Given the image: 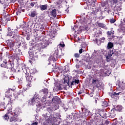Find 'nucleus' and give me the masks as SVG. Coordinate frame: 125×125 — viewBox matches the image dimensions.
<instances>
[{"instance_id": "nucleus-1", "label": "nucleus", "mask_w": 125, "mask_h": 125, "mask_svg": "<svg viewBox=\"0 0 125 125\" xmlns=\"http://www.w3.org/2000/svg\"><path fill=\"white\" fill-rule=\"evenodd\" d=\"M116 88H117L116 92H114L113 94L111 95V97H114V96L119 95L120 93H122V90L125 88V83L123 82L119 83L117 85Z\"/></svg>"}, {"instance_id": "nucleus-2", "label": "nucleus", "mask_w": 125, "mask_h": 125, "mask_svg": "<svg viewBox=\"0 0 125 125\" xmlns=\"http://www.w3.org/2000/svg\"><path fill=\"white\" fill-rule=\"evenodd\" d=\"M40 102V96L38 95V94H35L33 97L31 99V100L30 101L29 103L31 104V105H35V104H36L39 103Z\"/></svg>"}, {"instance_id": "nucleus-3", "label": "nucleus", "mask_w": 125, "mask_h": 125, "mask_svg": "<svg viewBox=\"0 0 125 125\" xmlns=\"http://www.w3.org/2000/svg\"><path fill=\"white\" fill-rule=\"evenodd\" d=\"M20 110L19 108H16L13 113V115H12L11 119L10 120V122H17V115L19 114Z\"/></svg>"}, {"instance_id": "nucleus-4", "label": "nucleus", "mask_w": 125, "mask_h": 125, "mask_svg": "<svg viewBox=\"0 0 125 125\" xmlns=\"http://www.w3.org/2000/svg\"><path fill=\"white\" fill-rule=\"evenodd\" d=\"M28 25L30 30H36L37 28L36 26H38V23H36L35 21L31 20L28 22Z\"/></svg>"}, {"instance_id": "nucleus-5", "label": "nucleus", "mask_w": 125, "mask_h": 125, "mask_svg": "<svg viewBox=\"0 0 125 125\" xmlns=\"http://www.w3.org/2000/svg\"><path fill=\"white\" fill-rule=\"evenodd\" d=\"M45 120L48 122V123H55L56 122V118L53 116V115L50 116L49 118L48 117H45Z\"/></svg>"}, {"instance_id": "nucleus-6", "label": "nucleus", "mask_w": 125, "mask_h": 125, "mask_svg": "<svg viewBox=\"0 0 125 125\" xmlns=\"http://www.w3.org/2000/svg\"><path fill=\"white\" fill-rule=\"evenodd\" d=\"M6 64V62H4L3 63L1 64V67H3L4 68H6L7 69H11V68H12V65L11 63H8L7 65Z\"/></svg>"}, {"instance_id": "nucleus-7", "label": "nucleus", "mask_w": 125, "mask_h": 125, "mask_svg": "<svg viewBox=\"0 0 125 125\" xmlns=\"http://www.w3.org/2000/svg\"><path fill=\"white\" fill-rule=\"evenodd\" d=\"M104 41H105V38L103 37L100 39H97L96 43L98 44V45H100L101 42H104Z\"/></svg>"}, {"instance_id": "nucleus-8", "label": "nucleus", "mask_w": 125, "mask_h": 125, "mask_svg": "<svg viewBox=\"0 0 125 125\" xmlns=\"http://www.w3.org/2000/svg\"><path fill=\"white\" fill-rule=\"evenodd\" d=\"M7 45L8 47H13L14 46V42L10 40L7 42Z\"/></svg>"}, {"instance_id": "nucleus-9", "label": "nucleus", "mask_w": 125, "mask_h": 125, "mask_svg": "<svg viewBox=\"0 0 125 125\" xmlns=\"http://www.w3.org/2000/svg\"><path fill=\"white\" fill-rule=\"evenodd\" d=\"M12 115H13V113L7 112L6 114L4 116L5 120H8L9 117H11Z\"/></svg>"}, {"instance_id": "nucleus-10", "label": "nucleus", "mask_w": 125, "mask_h": 125, "mask_svg": "<svg viewBox=\"0 0 125 125\" xmlns=\"http://www.w3.org/2000/svg\"><path fill=\"white\" fill-rule=\"evenodd\" d=\"M86 2L89 4L90 5L94 6V3L96 0H85Z\"/></svg>"}, {"instance_id": "nucleus-11", "label": "nucleus", "mask_w": 125, "mask_h": 125, "mask_svg": "<svg viewBox=\"0 0 125 125\" xmlns=\"http://www.w3.org/2000/svg\"><path fill=\"white\" fill-rule=\"evenodd\" d=\"M26 80L28 83H31L32 82V80H33V77L31 76V75L28 76V75H26Z\"/></svg>"}, {"instance_id": "nucleus-12", "label": "nucleus", "mask_w": 125, "mask_h": 125, "mask_svg": "<svg viewBox=\"0 0 125 125\" xmlns=\"http://www.w3.org/2000/svg\"><path fill=\"white\" fill-rule=\"evenodd\" d=\"M80 83V80H76V79H73L72 81L71 82V85H74L75 83Z\"/></svg>"}, {"instance_id": "nucleus-13", "label": "nucleus", "mask_w": 125, "mask_h": 125, "mask_svg": "<svg viewBox=\"0 0 125 125\" xmlns=\"http://www.w3.org/2000/svg\"><path fill=\"white\" fill-rule=\"evenodd\" d=\"M98 26H99V27H101V28H103V29H105V30L108 29V28L106 27V25L102 23H99L98 24Z\"/></svg>"}, {"instance_id": "nucleus-14", "label": "nucleus", "mask_w": 125, "mask_h": 125, "mask_svg": "<svg viewBox=\"0 0 125 125\" xmlns=\"http://www.w3.org/2000/svg\"><path fill=\"white\" fill-rule=\"evenodd\" d=\"M12 34H13V32L12 31L11 29L8 28L7 36H8V37H11V36H12Z\"/></svg>"}, {"instance_id": "nucleus-15", "label": "nucleus", "mask_w": 125, "mask_h": 125, "mask_svg": "<svg viewBox=\"0 0 125 125\" xmlns=\"http://www.w3.org/2000/svg\"><path fill=\"white\" fill-rule=\"evenodd\" d=\"M5 97H7V98H11V94H10V91L9 90H8L5 92Z\"/></svg>"}, {"instance_id": "nucleus-16", "label": "nucleus", "mask_w": 125, "mask_h": 125, "mask_svg": "<svg viewBox=\"0 0 125 125\" xmlns=\"http://www.w3.org/2000/svg\"><path fill=\"white\" fill-rule=\"evenodd\" d=\"M51 15H52V16H53V17H56V9H53L51 11Z\"/></svg>"}, {"instance_id": "nucleus-17", "label": "nucleus", "mask_w": 125, "mask_h": 125, "mask_svg": "<svg viewBox=\"0 0 125 125\" xmlns=\"http://www.w3.org/2000/svg\"><path fill=\"white\" fill-rule=\"evenodd\" d=\"M40 9L42 10H45V9H46V8H47V5L45 4V5H40Z\"/></svg>"}, {"instance_id": "nucleus-18", "label": "nucleus", "mask_w": 125, "mask_h": 125, "mask_svg": "<svg viewBox=\"0 0 125 125\" xmlns=\"http://www.w3.org/2000/svg\"><path fill=\"white\" fill-rule=\"evenodd\" d=\"M114 46V44L112 42H109L107 44V49H110Z\"/></svg>"}, {"instance_id": "nucleus-19", "label": "nucleus", "mask_w": 125, "mask_h": 125, "mask_svg": "<svg viewBox=\"0 0 125 125\" xmlns=\"http://www.w3.org/2000/svg\"><path fill=\"white\" fill-rule=\"evenodd\" d=\"M44 43L45 46H47V45L51 44V41H50V40H45V41H44Z\"/></svg>"}, {"instance_id": "nucleus-20", "label": "nucleus", "mask_w": 125, "mask_h": 125, "mask_svg": "<svg viewBox=\"0 0 125 125\" xmlns=\"http://www.w3.org/2000/svg\"><path fill=\"white\" fill-rule=\"evenodd\" d=\"M117 42V44H120V45H123L124 44V41H123L122 38H120Z\"/></svg>"}, {"instance_id": "nucleus-21", "label": "nucleus", "mask_w": 125, "mask_h": 125, "mask_svg": "<svg viewBox=\"0 0 125 125\" xmlns=\"http://www.w3.org/2000/svg\"><path fill=\"white\" fill-rule=\"evenodd\" d=\"M59 100H60V99L59 98V97L56 96L53 99H52V101L53 102H55V101L56 102H58V101H59Z\"/></svg>"}, {"instance_id": "nucleus-22", "label": "nucleus", "mask_w": 125, "mask_h": 125, "mask_svg": "<svg viewBox=\"0 0 125 125\" xmlns=\"http://www.w3.org/2000/svg\"><path fill=\"white\" fill-rule=\"evenodd\" d=\"M114 31L113 30H111L110 31H108L107 32V35L108 36H113L114 35Z\"/></svg>"}, {"instance_id": "nucleus-23", "label": "nucleus", "mask_w": 125, "mask_h": 125, "mask_svg": "<svg viewBox=\"0 0 125 125\" xmlns=\"http://www.w3.org/2000/svg\"><path fill=\"white\" fill-rule=\"evenodd\" d=\"M117 110L118 111H119V112H121L122 110H123V106L119 105L117 106Z\"/></svg>"}, {"instance_id": "nucleus-24", "label": "nucleus", "mask_w": 125, "mask_h": 125, "mask_svg": "<svg viewBox=\"0 0 125 125\" xmlns=\"http://www.w3.org/2000/svg\"><path fill=\"white\" fill-rule=\"evenodd\" d=\"M97 33V34H99V35L96 34V37H100V36L102 35V31L100 30H98Z\"/></svg>"}, {"instance_id": "nucleus-25", "label": "nucleus", "mask_w": 125, "mask_h": 125, "mask_svg": "<svg viewBox=\"0 0 125 125\" xmlns=\"http://www.w3.org/2000/svg\"><path fill=\"white\" fill-rule=\"evenodd\" d=\"M98 83L99 81L97 80H93L92 81V83H93V84H96L97 85L98 84Z\"/></svg>"}, {"instance_id": "nucleus-26", "label": "nucleus", "mask_w": 125, "mask_h": 125, "mask_svg": "<svg viewBox=\"0 0 125 125\" xmlns=\"http://www.w3.org/2000/svg\"><path fill=\"white\" fill-rule=\"evenodd\" d=\"M43 92H44V93H45L46 96H48V89H44Z\"/></svg>"}, {"instance_id": "nucleus-27", "label": "nucleus", "mask_w": 125, "mask_h": 125, "mask_svg": "<svg viewBox=\"0 0 125 125\" xmlns=\"http://www.w3.org/2000/svg\"><path fill=\"white\" fill-rule=\"evenodd\" d=\"M43 92H44V93H45L46 96H48V89H44Z\"/></svg>"}, {"instance_id": "nucleus-28", "label": "nucleus", "mask_w": 125, "mask_h": 125, "mask_svg": "<svg viewBox=\"0 0 125 125\" xmlns=\"http://www.w3.org/2000/svg\"><path fill=\"white\" fill-rule=\"evenodd\" d=\"M62 3V0H56V4L60 5V4Z\"/></svg>"}, {"instance_id": "nucleus-29", "label": "nucleus", "mask_w": 125, "mask_h": 125, "mask_svg": "<svg viewBox=\"0 0 125 125\" xmlns=\"http://www.w3.org/2000/svg\"><path fill=\"white\" fill-rule=\"evenodd\" d=\"M112 56V55H108L107 56H106V61L107 62H109V61H110V60H109L110 58H111V57Z\"/></svg>"}, {"instance_id": "nucleus-30", "label": "nucleus", "mask_w": 125, "mask_h": 125, "mask_svg": "<svg viewBox=\"0 0 125 125\" xmlns=\"http://www.w3.org/2000/svg\"><path fill=\"white\" fill-rule=\"evenodd\" d=\"M110 118H115L116 117V113L111 112L110 115Z\"/></svg>"}, {"instance_id": "nucleus-31", "label": "nucleus", "mask_w": 125, "mask_h": 125, "mask_svg": "<svg viewBox=\"0 0 125 125\" xmlns=\"http://www.w3.org/2000/svg\"><path fill=\"white\" fill-rule=\"evenodd\" d=\"M102 106L104 107H108V103L107 102H103Z\"/></svg>"}, {"instance_id": "nucleus-32", "label": "nucleus", "mask_w": 125, "mask_h": 125, "mask_svg": "<svg viewBox=\"0 0 125 125\" xmlns=\"http://www.w3.org/2000/svg\"><path fill=\"white\" fill-rule=\"evenodd\" d=\"M7 113H14V112H12V108L9 107V109H8Z\"/></svg>"}, {"instance_id": "nucleus-33", "label": "nucleus", "mask_w": 125, "mask_h": 125, "mask_svg": "<svg viewBox=\"0 0 125 125\" xmlns=\"http://www.w3.org/2000/svg\"><path fill=\"white\" fill-rule=\"evenodd\" d=\"M14 35L15 36H13V38H14V37H15V36H16V35H17V29H15L14 30Z\"/></svg>"}, {"instance_id": "nucleus-34", "label": "nucleus", "mask_w": 125, "mask_h": 125, "mask_svg": "<svg viewBox=\"0 0 125 125\" xmlns=\"http://www.w3.org/2000/svg\"><path fill=\"white\" fill-rule=\"evenodd\" d=\"M106 4H107V2H103L102 3V5L103 6V7H104V6H105L106 5Z\"/></svg>"}, {"instance_id": "nucleus-35", "label": "nucleus", "mask_w": 125, "mask_h": 125, "mask_svg": "<svg viewBox=\"0 0 125 125\" xmlns=\"http://www.w3.org/2000/svg\"><path fill=\"white\" fill-rule=\"evenodd\" d=\"M72 31H75V35H77V34H79V33L77 32V31L76 30V29H75V27H73L72 28Z\"/></svg>"}, {"instance_id": "nucleus-36", "label": "nucleus", "mask_w": 125, "mask_h": 125, "mask_svg": "<svg viewBox=\"0 0 125 125\" xmlns=\"http://www.w3.org/2000/svg\"><path fill=\"white\" fill-rule=\"evenodd\" d=\"M74 56L75 57H76V58H78L79 57H80V54L79 53H76L74 54Z\"/></svg>"}, {"instance_id": "nucleus-37", "label": "nucleus", "mask_w": 125, "mask_h": 125, "mask_svg": "<svg viewBox=\"0 0 125 125\" xmlns=\"http://www.w3.org/2000/svg\"><path fill=\"white\" fill-rule=\"evenodd\" d=\"M31 17H35L36 16V13L35 12H32L31 14Z\"/></svg>"}, {"instance_id": "nucleus-38", "label": "nucleus", "mask_w": 125, "mask_h": 125, "mask_svg": "<svg viewBox=\"0 0 125 125\" xmlns=\"http://www.w3.org/2000/svg\"><path fill=\"white\" fill-rule=\"evenodd\" d=\"M21 121H22V119L17 117V122H21Z\"/></svg>"}, {"instance_id": "nucleus-39", "label": "nucleus", "mask_w": 125, "mask_h": 125, "mask_svg": "<svg viewBox=\"0 0 125 125\" xmlns=\"http://www.w3.org/2000/svg\"><path fill=\"white\" fill-rule=\"evenodd\" d=\"M60 45H61L62 47H64V46H65V44H64V43H63V42H62V43H60Z\"/></svg>"}, {"instance_id": "nucleus-40", "label": "nucleus", "mask_w": 125, "mask_h": 125, "mask_svg": "<svg viewBox=\"0 0 125 125\" xmlns=\"http://www.w3.org/2000/svg\"><path fill=\"white\" fill-rule=\"evenodd\" d=\"M116 22V20L114 19L110 20V23H115Z\"/></svg>"}, {"instance_id": "nucleus-41", "label": "nucleus", "mask_w": 125, "mask_h": 125, "mask_svg": "<svg viewBox=\"0 0 125 125\" xmlns=\"http://www.w3.org/2000/svg\"><path fill=\"white\" fill-rule=\"evenodd\" d=\"M121 9L122 8L120 7H119V6L117 7V11H120Z\"/></svg>"}, {"instance_id": "nucleus-42", "label": "nucleus", "mask_w": 125, "mask_h": 125, "mask_svg": "<svg viewBox=\"0 0 125 125\" xmlns=\"http://www.w3.org/2000/svg\"><path fill=\"white\" fill-rule=\"evenodd\" d=\"M119 51H116L115 52V55H119Z\"/></svg>"}, {"instance_id": "nucleus-43", "label": "nucleus", "mask_w": 125, "mask_h": 125, "mask_svg": "<svg viewBox=\"0 0 125 125\" xmlns=\"http://www.w3.org/2000/svg\"><path fill=\"white\" fill-rule=\"evenodd\" d=\"M79 53L81 54L82 53H83V49H81L80 50H79Z\"/></svg>"}, {"instance_id": "nucleus-44", "label": "nucleus", "mask_w": 125, "mask_h": 125, "mask_svg": "<svg viewBox=\"0 0 125 125\" xmlns=\"http://www.w3.org/2000/svg\"><path fill=\"white\" fill-rule=\"evenodd\" d=\"M31 125H38V123L35 122L32 124Z\"/></svg>"}, {"instance_id": "nucleus-45", "label": "nucleus", "mask_w": 125, "mask_h": 125, "mask_svg": "<svg viewBox=\"0 0 125 125\" xmlns=\"http://www.w3.org/2000/svg\"><path fill=\"white\" fill-rule=\"evenodd\" d=\"M76 67L77 69H79V68H80V65H79V64H76Z\"/></svg>"}, {"instance_id": "nucleus-46", "label": "nucleus", "mask_w": 125, "mask_h": 125, "mask_svg": "<svg viewBox=\"0 0 125 125\" xmlns=\"http://www.w3.org/2000/svg\"><path fill=\"white\" fill-rule=\"evenodd\" d=\"M83 93V92H79L78 93V94L79 95H80V94H82Z\"/></svg>"}, {"instance_id": "nucleus-47", "label": "nucleus", "mask_w": 125, "mask_h": 125, "mask_svg": "<svg viewBox=\"0 0 125 125\" xmlns=\"http://www.w3.org/2000/svg\"><path fill=\"white\" fill-rule=\"evenodd\" d=\"M93 96V95H92V94L90 95V97H92Z\"/></svg>"}, {"instance_id": "nucleus-48", "label": "nucleus", "mask_w": 125, "mask_h": 125, "mask_svg": "<svg viewBox=\"0 0 125 125\" xmlns=\"http://www.w3.org/2000/svg\"><path fill=\"white\" fill-rule=\"evenodd\" d=\"M95 103H97V100H95Z\"/></svg>"}, {"instance_id": "nucleus-49", "label": "nucleus", "mask_w": 125, "mask_h": 125, "mask_svg": "<svg viewBox=\"0 0 125 125\" xmlns=\"http://www.w3.org/2000/svg\"><path fill=\"white\" fill-rule=\"evenodd\" d=\"M31 6H34V4H31Z\"/></svg>"}, {"instance_id": "nucleus-50", "label": "nucleus", "mask_w": 125, "mask_h": 125, "mask_svg": "<svg viewBox=\"0 0 125 125\" xmlns=\"http://www.w3.org/2000/svg\"><path fill=\"white\" fill-rule=\"evenodd\" d=\"M31 56V57H33V55H31V56Z\"/></svg>"}, {"instance_id": "nucleus-51", "label": "nucleus", "mask_w": 125, "mask_h": 125, "mask_svg": "<svg viewBox=\"0 0 125 125\" xmlns=\"http://www.w3.org/2000/svg\"><path fill=\"white\" fill-rule=\"evenodd\" d=\"M4 109H5V108H6V107H5V106H4Z\"/></svg>"}, {"instance_id": "nucleus-52", "label": "nucleus", "mask_w": 125, "mask_h": 125, "mask_svg": "<svg viewBox=\"0 0 125 125\" xmlns=\"http://www.w3.org/2000/svg\"><path fill=\"white\" fill-rule=\"evenodd\" d=\"M61 73H62V71H61Z\"/></svg>"}]
</instances>
